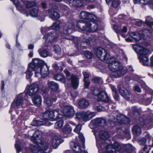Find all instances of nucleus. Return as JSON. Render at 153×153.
<instances>
[{"label": "nucleus", "mask_w": 153, "mask_h": 153, "mask_svg": "<svg viewBox=\"0 0 153 153\" xmlns=\"http://www.w3.org/2000/svg\"><path fill=\"white\" fill-rule=\"evenodd\" d=\"M39 136L38 131H36L31 137L32 141L37 146L31 145L30 147L31 150L34 153H45L42 150H45L48 149V144L45 142H42L41 140L39 138Z\"/></svg>", "instance_id": "1"}, {"label": "nucleus", "mask_w": 153, "mask_h": 153, "mask_svg": "<svg viewBox=\"0 0 153 153\" xmlns=\"http://www.w3.org/2000/svg\"><path fill=\"white\" fill-rule=\"evenodd\" d=\"M116 55L115 57V78L120 77L127 72L126 68L124 67L122 64L120 62L122 56L126 58V56L123 54V51L120 49H117L116 51Z\"/></svg>", "instance_id": "2"}, {"label": "nucleus", "mask_w": 153, "mask_h": 153, "mask_svg": "<svg viewBox=\"0 0 153 153\" xmlns=\"http://www.w3.org/2000/svg\"><path fill=\"white\" fill-rule=\"evenodd\" d=\"M74 23L72 22H68L65 27L63 30V37L66 39L70 40H73L76 47L79 48L80 46V41L77 38L74 37L70 35L72 33L74 28Z\"/></svg>", "instance_id": "3"}, {"label": "nucleus", "mask_w": 153, "mask_h": 153, "mask_svg": "<svg viewBox=\"0 0 153 153\" xmlns=\"http://www.w3.org/2000/svg\"><path fill=\"white\" fill-rule=\"evenodd\" d=\"M132 46L134 51L139 55V58L140 62L144 65H149V60L147 55L149 53V51L137 44L133 45Z\"/></svg>", "instance_id": "4"}, {"label": "nucleus", "mask_w": 153, "mask_h": 153, "mask_svg": "<svg viewBox=\"0 0 153 153\" xmlns=\"http://www.w3.org/2000/svg\"><path fill=\"white\" fill-rule=\"evenodd\" d=\"M13 1L15 5L17 10L20 11L21 13L24 14H27V9H29L30 8L35 7L36 5V3L34 1H27L22 0L25 6V8H24L20 4L19 0H11Z\"/></svg>", "instance_id": "5"}, {"label": "nucleus", "mask_w": 153, "mask_h": 153, "mask_svg": "<svg viewBox=\"0 0 153 153\" xmlns=\"http://www.w3.org/2000/svg\"><path fill=\"white\" fill-rule=\"evenodd\" d=\"M38 60L42 62L41 64L39 63L36 64L37 68H35V76L36 77L41 76L43 77L47 76L49 73V69L46 65H43L44 62L38 59H35Z\"/></svg>", "instance_id": "6"}, {"label": "nucleus", "mask_w": 153, "mask_h": 153, "mask_svg": "<svg viewBox=\"0 0 153 153\" xmlns=\"http://www.w3.org/2000/svg\"><path fill=\"white\" fill-rule=\"evenodd\" d=\"M98 88L94 89V87L91 88V94L93 95H97L98 99L105 102H108L109 98L106 93L104 91H102L98 93Z\"/></svg>", "instance_id": "7"}, {"label": "nucleus", "mask_w": 153, "mask_h": 153, "mask_svg": "<svg viewBox=\"0 0 153 153\" xmlns=\"http://www.w3.org/2000/svg\"><path fill=\"white\" fill-rule=\"evenodd\" d=\"M42 62L39 61L36 59H33L32 62L30 63L28 66V68L26 72V77L27 79L30 78L32 75V72L33 71H35V68H37L36 64L37 63L41 64Z\"/></svg>", "instance_id": "8"}, {"label": "nucleus", "mask_w": 153, "mask_h": 153, "mask_svg": "<svg viewBox=\"0 0 153 153\" xmlns=\"http://www.w3.org/2000/svg\"><path fill=\"white\" fill-rule=\"evenodd\" d=\"M114 142L113 144H108L107 146L105 144H102L99 149V153H114Z\"/></svg>", "instance_id": "9"}, {"label": "nucleus", "mask_w": 153, "mask_h": 153, "mask_svg": "<svg viewBox=\"0 0 153 153\" xmlns=\"http://www.w3.org/2000/svg\"><path fill=\"white\" fill-rule=\"evenodd\" d=\"M106 124V121L105 120L101 118H97L92 120L89 124L90 128L93 129L98 126H104Z\"/></svg>", "instance_id": "10"}, {"label": "nucleus", "mask_w": 153, "mask_h": 153, "mask_svg": "<svg viewBox=\"0 0 153 153\" xmlns=\"http://www.w3.org/2000/svg\"><path fill=\"white\" fill-rule=\"evenodd\" d=\"M96 54L97 56L102 61H104L108 59L110 56L106 51L101 47L98 48L96 50Z\"/></svg>", "instance_id": "11"}, {"label": "nucleus", "mask_w": 153, "mask_h": 153, "mask_svg": "<svg viewBox=\"0 0 153 153\" xmlns=\"http://www.w3.org/2000/svg\"><path fill=\"white\" fill-rule=\"evenodd\" d=\"M39 87L38 85L36 83L32 84L29 88L27 90L26 94L30 96L35 95L39 91Z\"/></svg>", "instance_id": "12"}, {"label": "nucleus", "mask_w": 153, "mask_h": 153, "mask_svg": "<svg viewBox=\"0 0 153 153\" xmlns=\"http://www.w3.org/2000/svg\"><path fill=\"white\" fill-rule=\"evenodd\" d=\"M118 88L119 89V93L126 100H129L133 99L134 96L131 92L127 90L123 87H120L119 86Z\"/></svg>", "instance_id": "13"}, {"label": "nucleus", "mask_w": 153, "mask_h": 153, "mask_svg": "<svg viewBox=\"0 0 153 153\" xmlns=\"http://www.w3.org/2000/svg\"><path fill=\"white\" fill-rule=\"evenodd\" d=\"M63 112L66 116L71 117L75 114V112L73 107L71 105H65L63 107Z\"/></svg>", "instance_id": "14"}, {"label": "nucleus", "mask_w": 153, "mask_h": 153, "mask_svg": "<svg viewBox=\"0 0 153 153\" xmlns=\"http://www.w3.org/2000/svg\"><path fill=\"white\" fill-rule=\"evenodd\" d=\"M97 20V19L96 21L92 19L87 22V31L93 32L97 30L98 25L96 22Z\"/></svg>", "instance_id": "15"}, {"label": "nucleus", "mask_w": 153, "mask_h": 153, "mask_svg": "<svg viewBox=\"0 0 153 153\" xmlns=\"http://www.w3.org/2000/svg\"><path fill=\"white\" fill-rule=\"evenodd\" d=\"M80 17L83 19L97 20V18L94 15L86 11L81 12L79 15Z\"/></svg>", "instance_id": "16"}, {"label": "nucleus", "mask_w": 153, "mask_h": 153, "mask_svg": "<svg viewBox=\"0 0 153 153\" xmlns=\"http://www.w3.org/2000/svg\"><path fill=\"white\" fill-rule=\"evenodd\" d=\"M22 94H21L16 96L13 102L12 106L18 107L22 105L23 102V98Z\"/></svg>", "instance_id": "17"}, {"label": "nucleus", "mask_w": 153, "mask_h": 153, "mask_svg": "<svg viewBox=\"0 0 153 153\" xmlns=\"http://www.w3.org/2000/svg\"><path fill=\"white\" fill-rule=\"evenodd\" d=\"M58 36V35L56 32L54 31L52 33H48L43 38L45 39L46 42L51 43L54 41Z\"/></svg>", "instance_id": "18"}, {"label": "nucleus", "mask_w": 153, "mask_h": 153, "mask_svg": "<svg viewBox=\"0 0 153 153\" xmlns=\"http://www.w3.org/2000/svg\"><path fill=\"white\" fill-rule=\"evenodd\" d=\"M116 122L121 124H126L129 122V120L124 115L119 114L117 115Z\"/></svg>", "instance_id": "19"}, {"label": "nucleus", "mask_w": 153, "mask_h": 153, "mask_svg": "<svg viewBox=\"0 0 153 153\" xmlns=\"http://www.w3.org/2000/svg\"><path fill=\"white\" fill-rule=\"evenodd\" d=\"M51 123L48 121H44L42 119L39 120H34L31 123L32 125L35 126H41L42 125H45L46 126H50L51 125Z\"/></svg>", "instance_id": "20"}, {"label": "nucleus", "mask_w": 153, "mask_h": 153, "mask_svg": "<svg viewBox=\"0 0 153 153\" xmlns=\"http://www.w3.org/2000/svg\"><path fill=\"white\" fill-rule=\"evenodd\" d=\"M105 61L108 63V67L110 70L114 73L115 72V58L109 57L108 59Z\"/></svg>", "instance_id": "21"}, {"label": "nucleus", "mask_w": 153, "mask_h": 153, "mask_svg": "<svg viewBox=\"0 0 153 153\" xmlns=\"http://www.w3.org/2000/svg\"><path fill=\"white\" fill-rule=\"evenodd\" d=\"M62 140L57 136H54L52 139L51 144L53 147L56 149L58 146L62 142Z\"/></svg>", "instance_id": "22"}, {"label": "nucleus", "mask_w": 153, "mask_h": 153, "mask_svg": "<svg viewBox=\"0 0 153 153\" xmlns=\"http://www.w3.org/2000/svg\"><path fill=\"white\" fill-rule=\"evenodd\" d=\"M71 146L73 150L77 153H88L87 151L82 150L81 147L76 143L74 142L71 143Z\"/></svg>", "instance_id": "23"}, {"label": "nucleus", "mask_w": 153, "mask_h": 153, "mask_svg": "<svg viewBox=\"0 0 153 153\" xmlns=\"http://www.w3.org/2000/svg\"><path fill=\"white\" fill-rule=\"evenodd\" d=\"M50 114L51 121L56 120L62 117V115L59 113L58 111L56 110L50 111Z\"/></svg>", "instance_id": "24"}, {"label": "nucleus", "mask_w": 153, "mask_h": 153, "mask_svg": "<svg viewBox=\"0 0 153 153\" xmlns=\"http://www.w3.org/2000/svg\"><path fill=\"white\" fill-rule=\"evenodd\" d=\"M47 84L48 88L53 91H56L59 89L58 84L53 81H48Z\"/></svg>", "instance_id": "25"}, {"label": "nucleus", "mask_w": 153, "mask_h": 153, "mask_svg": "<svg viewBox=\"0 0 153 153\" xmlns=\"http://www.w3.org/2000/svg\"><path fill=\"white\" fill-rule=\"evenodd\" d=\"M106 2L108 5H110L109 13L111 16H113L114 11V9L115 0H105Z\"/></svg>", "instance_id": "26"}, {"label": "nucleus", "mask_w": 153, "mask_h": 153, "mask_svg": "<svg viewBox=\"0 0 153 153\" xmlns=\"http://www.w3.org/2000/svg\"><path fill=\"white\" fill-rule=\"evenodd\" d=\"M38 52L40 56L43 57H45L52 55L45 48H42L39 49L38 50Z\"/></svg>", "instance_id": "27"}, {"label": "nucleus", "mask_w": 153, "mask_h": 153, "mask_svg": "<svg viewBox=\"0 0 153 153\" xmlns=\"http://www.w3.org/2000/svg\"><path fill=\"white\" fill-rule=\"evenodd\" d=\"M98 135L100 138L102 140L107 139L109 137L108 132L103 130H101L98 131Z\"/></svg>", "instance_id": "28"}, {"label": "nucleus", "mask_w": 153, "mask_h": 153, "mask_svg": "<svg viewBox=\"0 0 153 153\" xmlns=\"http://www.w3.org/2000/svg\"><path fill=\"white\" fill-rule=\"evenodd\" d=\"M48 13L50 17L53 20H55L59 18L60 15L57 12L51 9L49 10Z\"/></svg>", "instance_id": "29"}, {"label": "nucleus", "mask_w": 153, "mask_h": 153, "mask_svg": "<svg viewBox=\"0 0 153 153\" xmlns=\"http://www.w3.org/2000/svg\"><path fill=\"white\" fill-rule=\"evenodd\" d=\"M127 31V28L126 26H124L122 30H121L120 27H118V26H116L115 25V32L117 34H120L122 37L124 38L126 37L125 35L123 33H126Z\"/></svg>", "instance_id": "30"}, {"label": "nucleus", "mask_w": 153, "mask_h": 153, "mask_svg": "<svg viewBox=\"0 0 153 153\" xmlns=\"http://www.w3.org/2000/svg\"><path fill=\"white\" fill-rule=\"evenodd\" d=\"M87 22L85 23L81 20L78 21L76 24L77 26L82 31H87Z\"/></svg>", "instance_id": "31"}, {"label": "nucleus", "mask_w": 153, "mask_h": 153, "mask_svg": "<svg viewBox=\"0 0 153 153\" xmlns=\"http://www.w3.org/2000/svg\"><path fill=\"white\" fill-rule=\"evenodd\" d=\"M71 80L72 87L74 89L76 88L78 85V81L76 76L72 75L71 77Z\"/></svg>", "instance_id": "32"}, {"label": "nucleus", "mask_w": 153, "mask_h": 153, "mask_svg": "<svg viewBox=\"0 0 153 153\" xmlns=\"http://www.w3.org/2000/svg\"><path fill=\"white\" fill-rule=\"evenodd\" d=\"M78 105L81 108H85L89 105L88 101L85 100H80L78 102Z\"/></svg>", "instance_id": "33"}, {"label": "nucleus", "mask_w": 153, "mask_h": 153, "mask_svg": "<svg viewBox=\"0 0 153 153\" xmlns=\"http://www.w3.org/2000/svg\"><path fill=\"white\" fill-rule=\"evenodd\" d=\"M32 100L34 104L37 106H39L41 104L42 99L39 95H36L33 99Z\"/></svg>", "instance_id": "34"}, {"label": "nucleus", "mask_w": 153, "mask_h": 153, "mask_svg": "<svg viewBox=\"0 0 153 153\" xmlns=\"http://www.w3.org/2000/svg\"><path fill=\"white\" fill-rule=\"evenodd\" d=\"M44 99V102L48 106H51L52 104L53 101H55L56 100V97H53L51 99L49 97H45Z\"/></svg>", "instance_id": "35"}, {"label": "nucleus", "mask_w": 153, "mask_h": 153, "mask_svg": "<svg viewBox=\"0 0 153 153\" xmlns=\"http://www.w3.org/2000/svg\"><path fill=\"white\" fill-rule=\"evenodd\" d=\"M132 131L134 134L137 136L140 135L142 132L140 127L138 125L134 126L132 129Z\"/></svg>", "instance_id": "36"}, {"label": "nucleus", "mask_w": 153, "mask_h": 153, "mask_svg": "<svg viewBox=\"0 0 153 153\" xmlns=\"http://www.w3.org/2000/svg\"><path fill=\"white\" fill-rule=\"evenodd\" d=\"M50 111H47L42 114V119L44 121H48V120H51V118L50 117Z\"/></svg>", "instance_id": "37"}, {"label": "nucleus", "mask_w": 153, "mask_h": 153, "mask_svg": "<svg viewBox=\"0 0 153 153\" xmlns=\"http://www.w3.org/2000/svg\"><path fill=\"white\" fill-rule=\"evenodd\" d=\"M151 34L150 31L146 29L139 31V34L140 35H141L143 36H142V38H144L146 36H150Z\"/></svg>", "instance_id": "38"}, {"label": "nucleus", "mask_w": 153, "mask_h": 153, "mask_svg": "<svg viewBox=\"0 0 153 153\" xmlns=\"http://www.w3.org/2000/svg\"><path fill=\"white\" fill-rule=\"evenodd\" d=\"M130 36L136 42L139 41L142 38V36H143L141 35H140L139 34V32L138 33L132 32L130 33Z\"/></svg>", "instance_id": "39"}, {"label": "nucleus", "mask_w": 153, "mask_h": 153, "mask_svg": "<svg viewBox=\"0 0 153 153\" xmlns=\"http://www.w3.org/2000/svg\"><path fill=\"white\" fill-rule=\"evenodd\" d=\"M85 112V118L84 120H85L86 121L89 120L95 115V112H90L88 111Z\"/></svg>", "instance_id": "40"}, {"label": "nucleus", "mask_w": 153, "mask_h": 153, "mask_svg": "<svg viewBox=\"0 0 153 153\" xmlns=\"http://www.w3.org/2000/svg\"><path fill=\"white\" fill-rule=\"evenodd\" d=\"M54 79L58 80L62 83H65V76L61 74H56L54 76Z\"/></svg>", "instance_id": "41"}, {"label": "nucleus", "mask_w": 153, "mask_h": 153, "mask_svg": "<svg viewBox=\"0 0 153 153\" xmlns=\"http://www.w3.org/2000/svg\"><path fill=\"white\" fill-rule=\"evenodd\" d=\"M60 27L59 22H56L53 23V25L50 27H46L48 30H50L51 29L55 30H59Z\"/></svg>", "instance_id": "42"}, {"label": "nucleus", "mask_w": 153, "mask_h": 153, "mask_svg": "<svg viewBox=\"0 0 153 153\" xmlns=\"http://www.w3.org/2000/svg\"><path fill=\"white\" fill-rule=\"evenodd\" d=\"M76 116L77 119L78 120L86 121V120H84L85 118V112L77 113L76 114Z\"/></svg>", "instance_id": "43"}, {"label": "nucleus", "mask_w": 153, "mask_h": 153, "mask_svg": "<svg viewBox=\"0 0 153 153\" xmlns=\"http://www.w3.org/2000/svg\"><path fill=\"white\" fill-rule=\"evenodd\" d=\"M72 5L74 6L80 7L83 6L82 2L79 0H73L71 1Z\"/></svg>", "instance_id": "44"}, {"label": "nucleus", "mask_w": 153, "mask_h": 153, "mask_svg": "<svg viewBox=\"0 0 153 153\" xmlns=\"http://www.w3.org/2000/svg\"><path fill=\"white\" fill-rule=\"evenodd\" d=\"M71 127V126H69L67 124L65 125L62 129V131L64 133L66 134L70 133L72 130Z\"/></svg>", "instance_id": "45"}, {"label": "nucleus", "mask_w": 153, "mask_h": 153, "mask_svg": "<svg viewBox=\"0 0 153 153\" xmlns=\"http://www.w3.org/2000/svg\"><path fill=\"white\" fill-rule=\"evenodd\" d=\"M145 23L149 27L153 26V19L151 17L147 16L146 18Z\"/></svg>", "instance_id": "46"}, {"label": "nucleus", "mask_w": 153, "mask_h": 153, "mask_svg": "<svg viewBox=\"0 0 153 153\" xmlns=\"http://www.w3.org/2000/svg\"><path fill=\"white\" fill-rule=\"evenodd\" d=\"M38 13V9L37 8H33L30 11L29 14L32 17H36Z\"/></svg>", "instance_id": "47"}, {"label": "nucleus", "mask_w": 153, "mask_h": 153, "mask_svg": "<svg viewBox=\"0 0 153 153\" xmlns=\"http://www.w3.org/2000/svg\"><path fill=\"white\" fill-rule=\"evenodd\" d=\"M115 117L114 114H111L109 115V118L108 121H109L111 126L113 127L115 126Z\"/></svg>", "instance_id": "48"}, {"label": "nucleus", "mask_w": 153, "mask_h": 153, "mask_svg": "<svg viewBox=\"0 0 153 153\" xmlns=\"http://www.w3.org/2000/svg\"><path fill=\"white\" fill-rule=\"evenodd\" d=\"M132 146L130 144L125 145L124 146V151L127 153H130L132 150Z\"/></svg>", "instance_id": "49"}, {"label": "nucleus", "mask_w": 153, "mask_h": 153, "mask_svg": "<svg viewBox=\"0 0 153 153\" xmlns=\"http://www.w3.org/2000/svg\"><path fill=\"white\" fill-rule=\"evenodd\" d=\"M63 122L62 120H59L57 121L55 124L54 127L56 128H61L63 126Z\"/></svg>", "instance_id": "50"}, {"label": "nucleus", "mask_w": 153, "mask_h": 153, "mask_svg": "<svg viewBox=\"0 0 153 153\" xmlns=\"http://www.w3.org/2000/svg\"><path fill=\"white\" fill-rule=\"evenodd\" d=\"M139 143L140 145L142 146H146V140L144 137H143L139 139Z\"/></svg>", "instance_id": "51"}, {"label": "nucleus", "mask_w": 153, "mask_h": 153, "mask_svg": "<svg viewBox=\"0 0 153 153\" xmlns=\"http://www.w3.org/2000/svg\"><path fill=\"white\" fill-rule=\"evenodd\" d=\"M83 54L85 57L88 59H90L92 57V53L90 51H84Z\"/></svg>", "instance_id": "52"}, {"label": "nucleus", "mask_w": 153, "mask_h": 153, "mask_svg": "<svg viewBox=\"0 0 153 153\" xmlns=\"http://www.w3.org/2000/svg\"><path fill=\"white\" fill-rule=\"evenodd\" d=\"M152 97L151 96L149 97L146 100L144 99L143 100V103L144 104L147 105L150 104L152 101Z\"/></svg>", "instance_id": "53"}, {"label": "nucleus", "mask_w": 153, "mask_h": 153, "mask_svg": "<svg viewBox=\"0 0 153 153\" xmlns=\"http://www.w3.org/2000/svg\"><path fill=\"white\" fill-rule=\"evenodd\" d=\"M54 50L55 52L57 54L60 53L61 49L59 46L58 45H55L53 47Z\"/></svg>", "instance_id": "54"}, {"label": "nucleus", "mask_w": 153, "mask_h": 153, "mask_svg": "<svg viewBox=\"0 0 153 153\" xmlns=\"http://www.w3.org/2000/svg\"><path fill=\"white\" fill-rule=\"evenodd\" d=\"M82 127V125L80 124H78L76 127L74 129V131L78 133L79 132Z\"/></svg>", "instance_id": "55"}, {"label": "nucleus", "mask_w": 153, "mask_h": 153, "mask_svg": "<svg viewBox=\"0 0 153 153\" xmlns=\"http://www.w3.org/2000/svg\"><path fill=\"white\" fill-rule=\"evenodd\" d=\"M121 149L120 145L117 142L115 141V151H120Z\"/></svg>", "instance_id": "56"}, {"label": "nucleus", "mask_w": 153, "mask_h": 153, "mask_svg": "<svg viewBox=\"0 0 153 153\" xmlns=\"http://www.w3.org/2000/svg\"><path fill=\"white\" fill-rule=\"evenodd\" d=\"M79 139L80 141L83 144L85 141V139L83 135L82 134H79Z\"/></svg>", "instance_id": "57"}, {"label": "nucleus", "mask_w": 153, "mask_h": 153, "mask_svg": "<svg viewBox=\"0 0 153 153\" xmlns=\"http://www.w3.org/2000/svg\"><path fill=\"white\" fill-rule=\"evenodd\" d=\"M94 82L96 83H99L101 81V79L100 78L97 77H95L93 79Z\"/></svg>", "instance_id": "58"}, {"label": "nucleus", "mask_w": 153, "mask_h": 153, "mask_svg": "<svg viewBox=\"0 0 153 153\" xmlns=\"http://www.w3.org/2000/svg\"><path fill=\"white\" fill-rule=\"evenodd\" d=\"M83 81L84 82L85 88H88L90 83V81L85 79H83Z\"/></svg>", "instance_id": "59"}, {"label": "nucleus", "mask_w": 153, "mask_h": 153, "mask_svg": "<svg viewBox=\"0 0 153 153\" xmlns=\"http://www.w3.org/2000/svg\"><path fill=\"white\" fill-rule=\"evenodd\" d=\"M15 147L17 153H19L21 151V147L17 144L16 143L15 144Z\"/></svg>", "instance_id": "60"}, {"label": "nucleus", "mask_w": 153, "mask_h": 153, "mask_svg": "<svg viewBox=\"0 0 153 153\" xmlns=\"http://www.w3.org/2000/svg\"><path fill=\"white\" fill-rule=\"evenodd\" d=\"M61 9L63 11L67 10L68 9V7L65 5L62 4L60 6Z\"/></svg>", "instance_id": "61"}, {"label": "nucleus", "mask_w": 153, "mask_h": 153, "mask_svg": "<svg viewBox=\"0 0 153 153\" xmlns=\"http://www.w3.org/2000/svg\"><path fill=\"white\" fill-rule=\"evenodd\" d=\"M82 41L88 44L89 43L90 41V39H89L88 37H86L83 38Z\"/></svg>", "instance_id": "62"}, {"label": "nucleus", "mask_w": 153, "mask_h": 153, "mask_svg": "<svg viewBox=\"0 0 153 153\" xmlns=\"http://www.w3.org/2000/svg\"><path fill=\"white\" fill-rule=\"evenodd\" d=\"M134 89L135 91L138 92H140L141 91L140 88L138 85H136L134 87Z\"/></svg>", "instance_id": "63"}, {"label": "nucleus", "mask_w": 153, "mask_h": 153, "mask_svg": "<svg viewBox=\"0 0 153 153\" xmlns=\"http://www.w3.org/2000/svg\"><path fill=\"white\" fill-rule=\"evenodd\" d=\"M83 75L84 76V79L86 80L89 77V74L86 72H84L83 73Z\"/></svg>", "instance_id": "64"}]
</instances>
